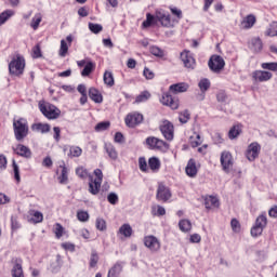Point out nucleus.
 I'll return each mask as SVG.
<instances>
[{
	"label": "nucleus",
	"mask_w": 277,
	"mask_h": 277,
	"mask_svg": "<svg viewBox=\"0 0 277 277\" xmlns=\"http://www.w3.org/2000/svg\"><path fill=\"white\" fill-rule=\"evenodd\" d=\"M13 131L15 135V140L17 142H23V138L29 135V124L27 120L24 118L14 119L13 120Z\"/></svg>",
	"instance_id": "f257e3e1"
},
{
	"label": "nucleus",
	"mask_w": 277,
	"mask_h": 277,
	"mask_svg": "<svg viewBox=\"0 0 277 277\" xmlns=\"http://www.w3.org/2000/svg\"><path fill=\"white\" fill-rule=\"evenodd\" d=\"M39 109L41 114L48 118V120H57V118L62 115V110L49 102H39Z\"/></svg>",
	"instance_id": "f03ea898"
},
{
	"label": "nucleus",
	"mask_w": 277,
	"mask_h": 277,
	"mask_svg": "<svg viewBox=\"0 0 277 277\" xmlns=\"http://www.w3.org/2000/svg\"><path fill=\"white\" fill-rule=\"evenodd\" d=\"M25 71V58L23 56H16L9 64V72L10 75H14L15 77H21Z\"/></svg>",
	"instance_id": "7ed1b4c3"
},
{
	"label": "nucleus",
	"mask_w": 277,
	"mask_h": 277,
	"mask_svg": "<svg viewBox=\"0 0 277 277\" xmlns=\"http://www.w3.org/2000/svg\"><path fill=\"white\" fill-rule=\"evenodd\" d=\"M143 243L153 254H157L161 250V241L154 235L145 236Z\"/></svg>",
	"instance_id": "20e7f679"
},
{
	"label": "nucleus",
	"mask_w": 277,
	"mask_h": 277,
	"mask_svg": "<svg viewBox=\"0 0 277 277\" xmlns=\"http://www.w3.org/2000/svg\"><path fill=\"white\" fill-rule=\"evenodd\" d=\"M156 21H158L162 27H174V21H172L170 13L163 9L156 10Z\"/></svg>",
	"instance_id": "39448f33"
},
{
	"label": "nucleus",
	"mask_w": 277,
	"mask_h": 277,
	"mask_svg": "<svg viewBox=\"0 0 277 277\" xmlns=\"http://www.w3.org/2000/svg\"><path fill=\"white\" fill-rule=\"evenodd\" d=\"M265 226H267V216L265 214H261L256 217L255 224L251 228V235L253 237H260V235H263Z\"/></svg>",
	"instance_id": "423d86ee"
},
{
	"label": "nucleus",
	"mask_w": 277,
	"mask_h": 277,
	"mask_svg": "<svg viewBox=\"0 0 277 277\" xmlns=\"http://www.w3.org/2000/svg\"><path fill=\"white\" fill-rule=\"evenodd\" d=\"M208 66L212 72H222L224 70V66H226V62L220 55H212L208 62Z\"/></svg>",
	"instance_id": "0eeeda50"
},
{
	"label": "nucleus",
	"mask_w": 277,
	"mask_h": 277,
	"mask_svg": "<svg viewBox=\"0 0 277 277\" xmlns=\"http://www.w3.org/2000/svg\"><path fill=\"white\" fill-rule=\"evenodd\" d=\"M259 155H261V144H259L258 142L251 143L246 151V157L248 161H255Z\"/></svg>",
	"instance_id": "6e6552de"
},
{
	"label": "nucleus",
	"mask_w": 277,
	"mask_h": 277,
	"mask_svg": "<svg viewBox=\"0 0 277 277\" xmlns=\"http://www.w3.org/2000/svg\"><path fill=\"white\" fill-rule=\"evenodd\" d=\"M160 131L164 137V140H168V142H172L174 140V124L172 122L166 120L160 126Z\"/></svg>",
	"instance_id": "1a4fd4ad"
},
{
	"label": "nucleus",
	"mask_w": 277,
	"mask_h": 277,
	"mask_svg": "<svg viewBox=\"0 0 277 277\" xmlns=\"http://www.w3.org/2000/svg\"><path fill=\"white\" fill-rule=\"evenodd\" d=\"M157 200L161 202H168L172 198V192L163 184H159L156 194Z\"/></svg>",
	"instance_id": "9d476101"
},
{
	"label": "nucleus",
	"mask_w": 277,
	"mask_h": 277,
	"mask_svg": "<svg viewBox=\"0 0 277 277\" xmlns=\"http://www.w3.org/2000/svg\"><path fill=\"white\" fill-rule=\"evenodd\" d=\"M144 121V115L140 113H131L126 117V124L130 129L137 127V124H142Z\"/></svg>",
	"instance_id": "9b49d317"
},
{
	"label": "nucleus",
	"mask_w": 277,
	"mask_h": 277,
	"mask_svg": "<svg viewBox=\"0 0 277 277\" xmlns=\"http://www.w3.org/2000/svg\"><path fill=\"white\" fill-rule=\"evenodd\" d=\"M146 144L151 148L153 150H163V148H168V143H166L162 140H159L155 136H149L146 138Z\"/></svg>",
	"instance_id": "f8f14e48"
},
{
	"label": "nucleus",
	"mask_w": 277,
	"mask_h": 277,
	"mask_svg": "<svg viewBox=\"0 0 277 277\" xmlns=\"http://www.w3.org/2000/svg\"><path fill=\"white\" fill-rule=\"evenodd\" d=\"M181 61L183 62L185 68L194 70L196 68V58L192 55V52L185 50L181 53Z\"/></svg>",
	"instance_id": "ddd939ff"
},
{
	"label": "nucleus",
	"mask_w": 277,
	"mask_h": 277,
	"mask_svg": "<svg viewBox=\"0 0 277 277\" xmlns=\"http://www.w3.org/2000/svg\"><path fill=\"white\" fill-rule=\"evenodd\" d=\"M221 166L226 173L233 169V155L229 151L221 154Z\"/></svg>",
	"instance_id": "4468645a"
},
{
	"label": "nucleus",
	"mask_w": 277,
	"mask_h": 277,
	"mask_svg": "<svg viewBox=\"0 0 277 277\" xmlns=\"http://www.w3.org/2000/svg\"><path fill=\"white\" fill-rule=\"evenodd\" d=\"M272 77H274V75L271 71H266V70H255L252 72V79L254 81H259L260 83L269 81Z\"/></svg>",
	"instance_id": "2eb2a0df"
},
{
	"label": "nucleus",
	"mask_w": 277,
	"mask_h": 277,
	"mask_svg": "<svg viewBox=\"0 0 277 277\" xmlns=\"http://www.w3.org/2000/svg\"><path fill=\"white\" fill-rule=\"evenodd\" d=\"M160 103H162V105H167V107H171V109H179V100L172 97L170 93H164Z\"/></svg>",
	"instance_id": "dca6fc26"
},
{
	"label": "nucleus",
	"mask_w": 277,
	"mask_h": 277,
	"mask_svg": "<svg viewBox=\"0 0 277 277\" xmlns=\"http://www.w3.org/2000/svg\"><path fill=\"white\" fill-rule=\"evenodd\" d=\"M254 25H256V16L249 14L241 19L240 29H252Z\"/></svg>",
	"instance_id": "f3484780"
},
{
	"label": "nucleus",
	"mask_w": 277,
	"mask_h": 277,
	"mask_svg": "<svg viewBox=\"0 0 277 277\" xmlns=\"http://www.w3.org/2000/svg\"><path fill=\"white\" fill-rule=\"evenodd\" d=\"M185 172L190 179H196L198 174V167L196 166V160L194 158L188 160Z\"/></svg>",
	"instance_id": "a211bd4d"
},
{
	"label": "nucleus",
	"mask_w": 277,
	"mask_h": 277,
	"mask_svg": "<svg viewBox=\"0 0 277 277\" xmlns=\"http://www.w3.org/2000/svg\"><path fill=\"white\" fill-rule=\"evenodd\" d=\"M12 277H25L23 273V260L16 259L15 263L11 269Z\"/></svg>",
	"instance_id": "6ab92c4d"
},
{
	"label": "nucleus",
	"mask_w": 277,
	"mask_h": 277,
	"mask_svg": "<svg viewBox=\"0 0 277 277\" xmlns=\"http://www.w3.org/2000/svg\"><path fill=\"white\" fill-rule=\"evenodd\" d=\"M171 94H181L183 92H187V90H189V84L185 83V82H180V83H175L170 85L169 88Z\"/></svg>",
	"instance_id": "aec40b11"
},
{
	"label": "nucleus",
	"mask_w": 277,
	"mask_h": 277,
	"mask_svg": "<svg viewBox=\"0 0 277 277\" xmlns=\"http://www.w3.org/2000/svg\"><path fill=\"white\" fill-rule=\"evenodd\" d=\"M14 150L19 157H24L25 159H31V149H29V147L23 144H18Z\"/></svg>",
	"instance_id": "412c9836"
},
{
	"label": "nucleus",
	"mask_w": 277,
	"mask_h": 277,
	"mask_svg": "<svg viewBox=\"0 0 277 277\" xmlns=\"http://www.w3.org/2000/svg\"><path fill=\"white\" fill-rule=\"evenodd\" d=\"M89 97L94 103H103V95L101 94V92L96 88H91L89 90Z\"/></svg>",
	"instance_id": "4be33fe9"
},
{
	"label": "nucleus",
	"mask_w": 277,
	"mask_h": 277,
	"mask_svg": "<svg viewBox=\"0 0 277 277\" xmlns=\"http://www.w3.org/2000/svg\"><path fill=\"white\" fill-rule=\"evenodd\" d=\"M122 274V262H117L109 271L107 277H119Z\"/></svg>",
	"instance_id": "5701e85b"
},
{
	"label": "nucleus",
	"mask_w": 277,
	"mask_h": 277,
	"mask_svg": "<svg viewBox=\"0 0 277 277\" xmlns=\"http://www.w3.org/2000/svg\"><path fill=\"white\" fill-rule=\"evenodd\" d=\"M104 148L110 159H113L114 161L118 159V151L116 150V147H114L113 144L106 143Z\"/></svg>",
	"instance_id": "b1692460"
},
{
	"label": "nucleus",
	"mask_w": 277,
	"mask_h": 277,
	"mask_svg": "<svg viewBox=\"0 0 277 277\" xmlns=\"http://www.w3.org/2000/svg\"><path fill=\"white\" fill-rule=\"evenodd\" d=\"M14 10H5L0 13V27L1 25H5V23H8V21H10L12 16H14Z\"/></svg>",
	"instance_id": "393cba45"
},
{
	"label": "nucleus",
	"mask_w": 277,
	"mask_h": 277,
	"mask_svg": "<svg viewBox=\"0 0 277 277\" xmlns=\"http://www.w3.org/2000/svg\"><path fill=\"white\" fill-rule=\"evenodd\" d=\"M206 209H213V207H220V200L217 197L209 196L205 199Z\"/></svg>",
	"instance_id": "a878e982"
},
{
	"label": "nucleus",
	"mask_w": 277,
	"mask_h": 277,
	"mask_svg": "<svg viewBox=\"0 0 277 277\" xmlns=\"http://www.w3.org/2000/svg\"><path fill=\"white\" fill-rule=\"evenodd\" d=\"M98 192H101V182L91 179L89 182V193L92 194V196H96Z\"/></svg>",
	"instance_id": "bb28decb"
},
{
	"label": "nucleus",
	"mask_w": 277,
	"mask_h": 277,
	"mask_svg": "<svg viewBox=\"0 0 277 277\" xmlns=\"http://www.w3.org/2000/svg\"><path fill=\"white\" fill-rule=\"evenodd\" d=\"M32 131H38L39 133H49L51 131V126L49 123H35L31 127Z\"/></svg>",
	"instance_id": "cd10ccee"
},
{
	"label": "nucleus",
	"mask_w": 277,
	"mask_h": 277,
	"mask_svg": "<svg viewBox=\"0 0 277 277\" xmlns=\"http://www.w3.org/2000/svg\"><path fill=\"white\" fill-rule=\"evenodd\" d=\"M251 50L254 53H261L263 51V41H261V38H253L251 40Z\"/></svg>",
	"instance_id": "c85d7f7f"
},
{
	"label": "nucleus",
	"mask_w": 277,
	"mask_h": 277,
	"mask_svg": "<svg viewBox=\"0 0 277 277\" xmlns=\"http://www.w3.org/2000/svg\"><path fill=\"white\" fill-rule=\"evenodd\" d=\"M119 233H120V235H123V237L129 238V237H131V235H133V227H131V225H129V223H126L120 226Z\"/></svg>",
	"instance_id": "c756f323"
},
{
	"label": "nucleus",
	"mask_w": 277,
	"mask_h": 277,
	"mask_svg": "<svg viewBox=\"0 0 277 277\" xmlns=\"http://www.w3.org/2000/svg\"><path fill=\"white\" fill-rule=\"evenodd\" d=\"M40 23H42V14L36 13L30 22V27L36 31L40 27Z\"/></svg>",
	"instance_id": "7c9ffc66"
},
{
	"label": "nucleus",
	"mask_w": 277,
	"mask_h": 277,
	"mask_svg": "<svg viewBox=\"0 0 277 277\" xmlns=\"http://www.w3.org/2000/svg\"><path fill=\"white\" fill-rule=\"evenodd\" d=\"M179 227L182 233H189L192 230V221L189 220H181L179 222Z\"/></svg>",
	"instance_id": "2f4dec72"
},
{
	"label": "nucleus",
	"mask_w": 277,
	"mask_h": 277,
	"mask_svg": "<svg viewBox=\"0 0 277 277\" xmlns=\"http://www.w3.org/2000/svg\"><path fill=\"white\" fill-rule=\"evenodd\" d=\"M148 166L153 172H157L161 168V162L159 161V158L153 157L148 160Z\"/></svg>",
	"instance_id": "473e14b6"
},
{
	"label": "nucleus",
	"mask_w": 277,
	"mask_h": 277,
	"mask_svg": "<svg viewBox=\"0 0 277 277\" xmlns=\"http://www.w3.org/2000/svg\"><path fill=\"white\" fill-rule=\"evenodd\" d=\"M103 79H104L105 85H108V88H114L115 81H114V74H111V71H105Z\"/></svg>",
	"instance_id": "72a5a7b5"
},
{
	"label": "nucleus",
	"mask_w": 277,
	"mask_h": 277,
	"mask_svg": "<svg viewBox=\"0 0 277 277\" xmlns=\"http://www.w3.org/2000/svg\"><path fill=\"white\" fill-rule=\"evenodd\" d=\"M239 135H241V126H234L228 132L229 140H236Z\"/></svg>",
	"instance_id": "f704fd0d"
},
{
	"label": "nucleus",
	"mask_w": 277,
	"mask_h": 277,
	"mask_svg": "<svg viewBox=\"0 0 277 277\" xmlns=\"http://www.w3.org/2000/svg\"><path fill=\"white\" fill-rule=\"evenodd\" d=\"M95 65L92 62H88L81 71L82 77H90V74L94 71Z\"/></svg>",
	"instance_id": "c9c22d12"
},
{
	"label": "nucleus",
	"mask_w": 277,
	"mask_h": 277,
	"mask_svg": "<svg viewBox=\"0 0 277 277\" xmlns=\"http://www.w3.org/2000/svg\"><path fill=\"white\" fill-rule=\"evenodd\" d=\"M61 168L62 172L61 176H58V181L61 185H66V183H68V168H66V166H61Z\"/></svg>",
	"instance_id": "e433bc0d"
},
{
	"label": "nucleus",
	"mask_w": 277,
	"mask_h": 277,
	"mask_svg": "<svg viewBox=\"0 0 277 277\" xmlns=\"http://www.w3.org/2000/svg\"><path fill=\"white\" fill-rule=\"evenodd\" d=\"M53 233L56 237V239H62V237H64V226H62V224L60 223H55L54 227H53Z\"/></svg>",
	"instance_id": "4c0bfd02"
},
{
	"label": "nucleus",
	"mask_w": 277,
	"mask_h": 277,
	"mask_svg": "<svg viewBox=\"0 0 277 277\" xmlns=\"http://www.w3.org/2000/svg\"><path fill=\"white\" fill-rule=\"evenodd\" d=\"M68 47H70V44H68L66 42V40L62 39L61 40V48H60V51H58L60 57H66V55H68Z\"/></svg>",
	"instance_id": "58836bf2"
},
{
	"label": "nucleus",
	"mask_w": 277,
	"mask_h": 277,
	"mask_svg": "<svg viewBox=\"0 0 277 277\" xmlns=\"http://www.w3.org/2000/svg\"><path fill=\"white\" fill-rule=\"evenodd\" d=\"M198 88H199L200 92H206L207 93L209 88H211V81L207 78H203L199 81Z\"/></svg>",
	"instance_id": "ea45409f"
},
{
	"label": "nucleus",
	"mask_w": 277,
	"mask_h": 277,
	"mask_svg": "<svg viewBox=\"0 0 277 277\" xmlns=\"http://www.w3.org/2000/svg\"><path fill=\"white\" fill-rule=\"evenodd\" d=\"M261 68H263V70H271L272 72H277V62L262 63Z\"/></svg>",
	"instance_id": "a19ab883"
},
{
	"label": "nucleus",
	"mask_w": 277,
	"mask_h": 277,
	"mask_svg": "<svg viewBox=\"0 0 277 277\" xmlns=\"http://www.w3.org/2000/svg\"><path fill=\"white\" fill-rule=\"evenodd\" d=\"M83 149L79 146H71L69 148L68 157H81Z\"/></svg>",
	"instance_id": "79ce46f5"
},
{
	"label": "nucleus",
	"mask_w": 277,
	"mask_h": 277,
	"mask_svg": "<svg viewBox=\"0 0 277 277\" xmlns=\"http://www.w3.org/2000/svg\"><path fill=\"white\" fill-rule=\"evenodd\" d=\"M150 98V92L148 91H143L140 93V95L136 96L135 103H146Z\"/></svg>",
	"instance_id": "37998d69"
},
{
	"label": "nucleus",
	"mask_w": 277,
	"mask_h": 277,
	"mask_svg": "<svg viewBox=\"0 0 277 277\" xmlns=\"http://www.w3.org/2000/svg\"><path fill=\"white\" fill-rule=\"evenodd\" d=\"M190 117L192 115L189 114V110H183L182 113H180L179 120L182 124H187Z\"/></svg>",
	"instance_id": "c03bdc74"
},
{
	"label": "nucleus",
	"mask_w": 277,
	"mask_h": 277,
	"mask_svg": "<svg viewBox=\"0 0 277 277\" xmlns=\"http://www.w3.org/2000/svg\"><path fill=\"white\" fill-rule=\"evenodd\" d=\"M110 122L109 121H102V122H100V123H97L96 126H95V131L97 132V133H101V132H103V131H107V129H109V127H110Z\"/></svg>",
	"instance_id": "a18cd8bd"
},
{
	"label": "nucleus",
	"mask_w": 277,
	"mask_h": 277,
	"mask_svg": "<svg viewBox=\"0 0 277 277\" xmlns=\"http://www.w3.org/2000/svg\"><path fill=\"white\" fill-rule=\"evenodd\" d=\"M155 21H157L156 15L154 16L150 13L146 14V21L143 22V27L148 28L150 27V25H153V23H155Z\"/></svg>",
	"instance_id": "49530a36"
},
{
	"label": "nucleus",
	"mask_w": 277,
	"mask_h": 277,
	"mask_svg": "<svg viewBox=\"0 0 277 277\" xmlns=\"http://www.w3.org/2000/svg\"><path fill=\"white\" fill-rule=\"evenodd\" d=\"M42 220H44V215L40 211H35L32 213V217L30 219V221L34 222V224H40Z\"/></svg>",
	"instance_id": "de8ad7c7"
},
{
	"label": "nucleus",
	"mask_w": 277,
	"mask_h": 277,
	"mask_svg": "<svg viewBox=\"0 0 277 277\" xmlns=\"http://www.w3.org/2000/svg\"><path fill=\"white\" fill-rule=\"evenodd\" d=\"M149 51H150L151 55H155V57H163V55H164L163 50H161V48H159L157 45L150 47Z\"/></svg>",
	"instance_id": "09e8293b"
},
{
	"label": "nucleus",
	"mask_w": 277,
	"mask_h": 277,
	"mask_svg": "<svg viewBox=\"0 0 277 277\" xmlns=\"http://www.w3.org/2000/svg\"><path fill=\"white\" fill-rule=\"evenodd\" d=\"M266 36H269L271 38H274V36H277V22H273L269 25V28L266 30Z\"/></svg>",
	"instance_id": "8fccbe9b"
},
{
	"label": "nucleus",
	"mask_w": 277,
	"mask_h": 277,
	"mask_svg": "<svg viewBox=\"0 0 277 277\" xmlns=\"http://www.w3.org/2000/svg\"><path fill=\"white\" fill-rule=\"evenodd\" d=\"M95 226L97 230H107V222H105L103 217L96 219Z\"/></svg>",
	"instance_id": "3c124183"
},
{
	"label": "nucleus",
	"mask_w": 277,
	"mask_h": 277,
	"mask_svg": "<svg viewBox=\"0 0 277 277\" xmlns=\"http://www.w3.org/2000/svg\"><path fill=\"white\" fill-rule=\"evenodd\" d=\"M89 29L92 34H101V31H103V25L89 23Z\"/></svg>",
	"instance_id": "603ef678"
},
{
	"label": "nucleus",
	"mask_w": 277,
	"mask_h": 277,
	"mask_svg": "<svg viewBox=\"0 0 277 277\" xmlns=\"http://www.w3.org/2000/svg\"><path fill=\"white\" fill-rule=\"evenodd\" d=\"M13 172L15 181L21 183V170L18 169V164H16V160H13Z\"/></svg>",
	"instance_id": "864d4df0"
},
{
	"label": "nucleus",
	"mask_w": 277,
	"mask_h": 277,
	"mask_svg": "<svg viewBox=\"0 0 277 277\" xmlns=\"http://www.w3.org/2000/svg\"><path fill=\"white\" fill-rule=\"evenodd\" d=\"M138 168L141 172H148V163L146 162V158L141 157L138 159Z\"/></svg>",
	"instance_id": "5fc2aeb1"
},
{
	"label": "nucleus",
	"mask_w": 277,
	"mask_h": 277,
	"mask_svg": "<svg viewBox=\"0 0 277 277\" xmlns=\"http://www.w3.org/2000/svg\"><path fill=\"white\" fill-rule=\"evenodd\" d=\"M98 264V253L96 251H92L91 258H90V267H96Z\"/></svg>",
	"instance_id": "6e6d98bb"
},
{
	"label": "nucleus",
	"mask_w": 277,
	"mask_h": 277,
	"mask_svg": "<svg viewBox=\"0 0 277 277\" xmlns=\"http://www.w3.org/2000/svg\"><path fill=\"white\" fill-rule=\"evenodd\" d=\"M77 219L79 222H88V220H90V214L85 211H78Z\"/></svg>",
	"instance_id": "4d7b16f0"
},
{
	"label": "nucleus",
	"mask_w": 277,
	"mask_h": 277,
	"mask_svg": "<svg viewBox=\"0 0 277 277\" xmlns=\"http://www.w3.org/2000/svg\"><path fill=\"white\" fill-rule=\"evenodd\" d=\"M230 226L234 233H239L241 230V224L237 219L230 221Z\"/></svg>",
	"instance_id": "13d9d810"
},
{
	"label": "nucleus",
	"mask_w": 277,
	"mask_h": 277,
	"mask_svg": "<svg viewBox=\"0 0 277 277\" xmlns=\"http://www.w3.org/2000/svg\"><path fill=\"white\" fill-rule=\"evenodd\" d=\"M8 169V158L5 155L0 154V172H3Z\"/></svg>",
	"instance_id": "bf43d9fd"
},
{
	"label": "nucleus",
	"mask_w": 277,
	"mask_h": 277,
	"mask_svg": "<svg viewBox=\"0 0 277 277\" xmlns=\"http://www.w3.org/2000/svg\"><path fill=\"white\" fill-rule=\"evenodd\" d=\"M202 144V140L200 138V134L196 135V140H194V136L190 137V145L193 148H198Z\"/></svg>",
	"instance_id": "052dcab7"
},
{
	"label": "nucleus",
	"mask_w": 277,
	"mask_h": 277,
	"mask_svg": "<svg viewBox=\"0 0 277 277\" xmlns=\"http://www.w3.org/2000/svg\"><path fill=\"white\" fill-rule=\"evenodd\" d=\"M76 174L80 179H88V170H85L83 167H79L76 169Z\"/></svg>",
	"instance_id": "680f3d73"
},
{
	"label": "nucleus",
	"mask_w": 277,
	"mask_h": 277,
	"mask_svg": "<svg viewBox=\"0 0 277 277\" xmlns=\"http://www.w3.org/2000/svg\"><path fill=\"white\" fill-rule=\"evenodd\" d=\"M107 200L110 205H118V194L116 193L108 194Z\"/></svg>",
	"instance_id": "e2e57ef3"
},
{
	"label": "nucleus",
	"mask_w": 277,
	"mask_h": 277,
	"mask_svg": "<svg viewBox=\"0 0 277 277\" xmlns=\"http://www.w3.org/2000/svg\"><path fill=\"white\" fill-rule=\"evenodd\" d=\"M226 98H228L227 95H226V92H224V91H219V92H217V94H216V101H217L219 103H226Z\"/></svg>",
	"instance_id": "0e129e2a"
},
{
	"label": "nucleus",
	"mask_w": 277,
	"mask_h": 277,
	"mask_svg": "<svg viewBox=\"0 0 277 277\" xmlns=\"http://www.w3.org/2000/svg\"><path fill=\"white\" fill-rule=\"evenodd\" d=\"M143 75H144L145 79H155V72H153V70H150L147 67L144 68Z\"/></svg>",
	"instance_id": "69168bd1"
},
{
	"label": "nucleus",
	"mask_w": 277,
	"mask_h": 277,
	"mask_svg": "<svg viewBox=\"0 0 277 277\" xmlns=\"http://www.w3.org/2000/svg\"><path fill=\"white\" fill-rule=\"evenodd\" d=\"M94 174L96 176V179L94 181L102 184L103 183V171L101 169H95Z\"/></svg>",
	"instance_id": "338daca9"
},
{
	"label": "nucleus",
	"mask_w": 277,
	"mask_h": 277,
	"mask_svg": "<svg viewBox=\"0 0 277 277\" xmlns=\"http://www.w3.org/2000/svg\"><path fill=\"white\" fill-rule=\"evenodd\" d=\"M43 168H52L53 167V160L51 159V156H48L42 161Z\"/></svg>",
	"instance_id": "774afa93"
}]
</instances>
